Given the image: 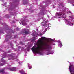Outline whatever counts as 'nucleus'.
<instances>
[{
    "label": "nucleus",
    "mask_w": 74,
    "mask_h": 74,
    "mask_svg": "<svg viewBox=\"0 0 74 74\" xmlns=\"http://www.w3.org/2000/svg\"><path fill=\"white\" fill-rule=\"evenodd\" d=\"M42 19H43V22H42L41 23V26H44L45 27H46L47 26L49 28V27H51V24L50 23H49L48 24L47 23V22H48V21H46V19H45V18L42 17Z\"/></svg>",
    "instance_id": "obj_5"
},
{
    "label": "nucleus",
    "mask_w": 74,
    "mask_h": 74,
    "mask_svg": "<svg viewBox=\"0 0 74 74\" xmlns=\"http://www.w3.org/2000/svg\"><path fill=\"white\" fill-rule=\"evenodd\" d=\"M44 40H51V41H53V40L49 38H46L45 37H42L41 39L40 38L37 42H36L34 43L35 45H37V47L34 46L33 48L31 49L33 53L35 52L37 54H40L42 55V51L45 50L48 51V55L51 54L53 55L54 53V52L53 51L50 52L52 49V47L48 44L47 42H42V41Z\"/></svg>",
    "instance_id": "obj_1"
},
{
    "label": "nucleus",
    "mask_w": 74,
    "mask_h": 74,
    "mask_svg": "<svg viewBox=\"0 0 74 74\" xmlns=\"http://www.w3.org/2000/svg\"><path fill=\"white\" fill-rule=\"evenodd\" d=\"M26 22H27V21H26V20H23L21 22V23L22 24V25H24V26H26L27 24Z\"/></svg>",
    "instance_id": "obj_7"
},
{
    "label": "nucleus",
    "mask_w": 74,
    "mask_h": 74,
    "mask_svg": "<svg viewBox=\"0 0 74 74\" xmlns=\"http://www.w3.org/2000/svg\"><path fill=\"white\" fill-rule=\"evenodd\" d=\"M9 60H10V59H9Z\"/></svg>",
    "instance_id": "obj_28"
},
{
    "label": "nucleus",
    "mask_w": 74,
    "mask_h": 74,
    "mask_svg": "<svg viewBox=\"0 0 74 74\" xmlns=\"http://www.w3.org/2000/svg\"><path fill=\"white\" fill-rule=\"evenodd\" d=\"M13 15H14V14H13Z\"/></svg>",
    "instance_id": "obj_26"
},
{
    "label": "nucleus",
    "mask_w": 74,
    "mask_h": 74,
    "mask_svg": "<svg viewBox=\"0 0 74 74\" xmlns=\"http://www.w3.org/2000/svg\"><path fill=\"white\" fill-rule=\"evenodd\" d=\"M47 14V13H45L42 12L41 13V15H45Z\"/></svg>",
    "instance_id": "obj_13"
},
{
    "label": "nucleus",
    "mask_w": 74,
    "mask_h": 74,
    "mask_svg": "<svg viewBox=\"0 0 74 74\" xmlns=\"http://www.w3.org/2000/svg\"><path fill=\"white\" fill-rule=\"evenodd\" d=\"M34 40H35V38H34V39L32 40V41H34Z\"/></svg>",
    "instance_id": "obj_18"
},
{
    "label": "nucleus",
    "mask_w": 74,
    "mask_h": 74,
    "mask_svg": "<svg viewBox=\"0 0 74 74\" xmlns=\"http://www.w3.org/2000/svg\"><path fill=\"white\" fill-rule=\"evenodd\" d=\"M4 69L0 70V73H2L3 74H7V73H5L4 72Z\"/></svg>",
    "instance_id": "obj_10"
},
{
    "label": "nucleus",
    "mask_w": 74,
    "mask_h": 74,
    "mask_svg": "<svg viewBox=\"0 0 74 74\" xmlns=\"http://www.w3.org/2000/svg\"><path fill=\"white\" fill-rule=\"evenodd\" d=\"M19 64H21L20 63V62H19Z\"/></svg>",
    "instance_id": "obj_25"
},
{
    "label": "nucleus",
    "mask_w": 74,
    "mask_h": 74,
    "mask_svg": "<svg viewBox=\"0 0 74 74\" xmlns=\"http://www.w3.org/2000/svg\"><path fill=\"white\" fill-rule=\"evenodd\" d=\"M17 30H19V28H17Z\"/></svg>",
    "instance_id": "obj_19"
},
{
    "label": "nucleus",
    "mask_w": 74,
    "mask_h": 74,
    "mask_svg": "<svg viewBox=\"0 0 74 74\" xmlns=\"http://www.w3.org/2000/svg\"><path fill=\"white\" fill-rule=\"evenodd\" d=\"M25 56H27V55L26 54L25 55Z\"/></svg>",
    "instance_id": "obj_22"
},
{
    "label": "nucleus",
    "mask_w": 74,
    "mask_h": 74,
    "mask_svg": "<svg viewBox=\"0 0 74 74\" xmlns=\"http://www.w3.org/2000/svg\"><path fill=\"white\" fill-rule=\"evenodd\" d=\"M40 32H41L42 33H43V34H44L45 33V32H46V31H41H41H40Z\"/></svg>",
    "instance_id": "obj_14"
},
{
    "label": "nucleus",
    "mask_w": 74,
    "mask_h": 74,
    "mask_svg": "<svg viewBox=\"0 0 74 74\" xmlns=\"http://www.w3.org/2000/svg\"><path fill=\"white\" fill-rule=\"evenodd\" d=\"M71 63L70 64L69 67V71L71 74H74V66Z\"/></svg>",
    "instance_id": "obj_6"
},
{
    "label": "nucleus",
    "mask_w": 74,
    "mask_h": 74,
    "mask_svg": "<svg viewBox=\"0 0 74 74\" xmlns=\"http://www.w3.org/2000/svg\"><path fill=\"white\" fill-rule=\"evenodd\" d=\"M28 67H29V69H32V67H30V64L28 63Z\"/></svg>",
    "instance_id": "obj_12"
},
{
    "label": "nucleus",
    "mask_w": 74,
    "mask_h": 74,
    "mask_svg": "<svg viewBox=\"0 0 74 74\" xmlns=\"http://www.w3.org/2000/svg\"><path fill=\"white\" fill-rule=\"evenodd\" d=\"M27 51H29L30 50V47H28L27 49Z\"/></svg>",
    "instance_id": "obj_15"
},
{
    "label": "nucleus",
    "mask_w": 74,
    "mask_h": 74,
    "mask_svg": "<svg viewBox=\"0 0 74 74\" xmlns=\"http://www.w3.org/2000/svg\"><path fill=\"white\" fill-rule=\"evenodd\" d=\"M52 45H55V43H52Z\"/></svg>",
    "instance_id": "obj_17"
},
{
    "label": "nucleus",
    "mask_w": 74,
    "mask_h": 74,
    "mask_svg": "<svg viewBox=\"0 0 74 74\" xmlns=\"http://www.w3.org/2000/svg\"><path fill=\"white\" fill-rule=\"evenodd\" d=\"M24 30H25V29H24Z\"/></svg>",
    "instance_id": "obj_29"
},
{
    "label": "nucleus",
    "mask_w": 74,
    "mask_h": 74,
    "mask_svg": "<svg viewBox=\"0 0 74 74\" xmlns=\"http://www.w3.org/2000/svg\"><path fill=\"white\" fill-rule=\"evenodd\" d=\"M59 10L60 11V12L59 13H56V17L54 16V18H60V17H59V16H61V15H62L63 14V15L62 16V18L63 19H65V18H66L67 17V16H66L65 15V13L63 12H65V11H66V8H65L64 7H62V9H60L59 10H57V11H59Z\"/></svg>",
    "instance_id": "obj_2"
},
{
    "label": "nucleus",
    "mask_w": 74,
    "mask_h": 74,
    "mask_svg": "<svg viewBox=\"0 0 74 74\" xmlns=\"http://www.w3.org/2000/svg\"><path fill=\"white\" fill-rule=\"evenodd\" d=\"M24 33H25V34H29V31H26L24 32Z\"/></svg>",
    "instance_id": "obj_11"
},
{
    "label": "nucleus",
    "mask_w": 74,
    "mask_h": 74,
    "mask_svg": "<svg viewBox=\"0 0 74 74\" xmlns=\"http://www.w3.org/2000/svg\"><path fill=\"white\" fill-rule=\"evenodd\" d=\"M57 42H58V45H59L60 47V48H61V47H62V46H63V45H62V42L60 40H59Z\"/></svg>",
    "instance_id": "obj_9"
},
{
    "label": "nucleus",
    "mask_w": 74,
    "mask_h": 74,
    "mask_svg": "<svg viewBox=\"0 0 74 74\" xmlns=\"http://www.w3.org/2000/svg\"><path fill=\"white\" fill-rule=\"evenodd\" d=\"M11 57L12 58V59H14L15 58V57H14L12 56L11 55L8 54L7 55L6 53H4L3 57L1 59V60L2 62H3V64L1 63L0 64V66H3V65H4V64H5V61L4 60H3V58H6V57Z\"/></svg>",
    "instance_id": "obj_3"
},
{
    "label": "nucleus",
    "mask_w": 74,
    "mask_h": 74,
    "mask_svg": "<svg viewBox=\"0 0 74 74\" xmlns=\"http://www.w3.org/2000/svg\"><path fill=\"white\" fill-rule=\"evenodd\" d=\"M73 5V6H74V5Z\"/></svg>",
    "instance_id": "obj_27"
},
{
    "label": "nucleus",
    "mask_w": 74,
    "mask_h": 74,
    "mask_svg": "<svg viewBox=\"0 0 74 74\" xmlns=\"http://www.w3.org/2000/svg\"><path fill=\"white\" fill-rule=\"evenodd\" d=\"M69 18L70 19V20H68L67 19H64L65 23H66V25H69V26H74V24L71 22V21L72 19H74V18L73 16H69Z\"/></svg>",
    "instance_id": "obj_4"
},
{
    "label": "nucleus",
    "mask_w": 74,
    "mask_h": 74,
    "mask_svg": "<svg viewBox=\"0 0 74 74\" xmlns=\"http://www.w3.org/2000/svg\"><path fill=\"white\" fill-rule=\"evenodd\" d=\"M8 69L9 70L11 71H16V68H9Z\"/></svg>",
    "instance_id": "obj_8"
},
{
    "label": "nucleus",
    "mask_w": 74,
    "mask_h": 74,
    "mask_svg": "<svg viewBox=\"0 0 74 74\" xmlns=\"http://www.w3.org/2000/svg\"><path fill=\"white\" fill-rule=\"evenodd\" d=\"M47 16L48 17V18H49V16L48 15H47Z\"/></svg>",
    "instance_id": "obj_21"
},
{
    "label": "nucleus",
    "mask_w": 74,
    "mask_h": 74,
    "mask_svg": "<svg viewBox=\"0 0 74 74\" xmlns=\"http://www.w3.org/2000/svg\"><path fill=\"white\" fill-rule=\"evenodd\" d=\"M8 52H11V51H8Z\"/></svg>",
    "instance_id": "obj_20"
},
{
    "label": "nucleus",
    "mask_w": 74,
    "mask_h": 74,
    "mask_svg": "<svg viewBox=\"0 0 74 74\" xmlns=\"http://www.w3.org/2000/svg\"><path fill=\"white\" fill-rule=\"evenodd\" d=\"M5 5V4H3V5Z\"/></svg>",
    "instance_id": "obj_24"
},
{
    "label": "nucleus",
    "mask_w": 74,
    "mask_h": 74,
    "mask_svg": "<svg viewBox=\"0 0 74 74\" xmlns=\"http://www.w3.org/2000/svg\"><path fill=\"white\" fill-rule=\"evenodd\" d=\"M20 25H21V23L20 22Z\"/></svg>",
    "instance_id": "obj_23"
},
{
    "label": "nucleus",
    "mask_w": 74,
    "mask_h": 74,
    "mask_svg": "<svg viewBox=\"0 0 74 74\" xmlns=\"http://www.w3.org/2000/svg\"><path fill=\"white\" fill-rule=\"evenodd\" d=\"M68 14H71V12L70 11H69L68 12Z\"/></svg>",
    "instance_id": "obj_16"
}]
</instances>
